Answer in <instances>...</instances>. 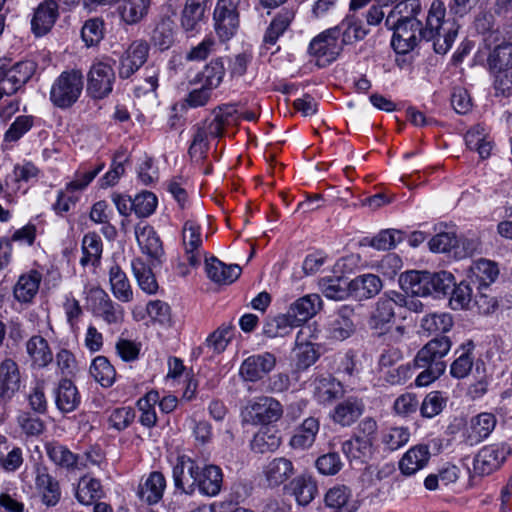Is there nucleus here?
<instances>
[{"mask_svg":"<svg viewBox=\"0 0 512 512\" xmlns=\"http://www.w3.org/2000/svg\"><path fill=\"white\" fill-rule=\"evenodd\" d=\"M364 403L356 397H348L338 403L331 413L333 422L349 427L357 421L364 412Z\"/></svg>","mask_w":512,"mask_h":512,"instance_id":"bb28decb","label":"nucleus"},{"mask_svg":"<svg viewBox=\"0 0 512 512\" xmlns=\"http://www.w3.org/2000/svg\"><path fill=\"white\" fill-rule=\"evenodd\" d=\"M22 374L19 364L6 357L0 362V407L5 408L19 392Z\"/></svg>","mask_w":512,"mask_h":512,"instance_id":"f8f14e48","label":"nucleus"},{"mask_svg":"<svg viewBox=\"0 0 512 512\" xmlns=\"http://www.w3.org/2000/svg\"><path fill=\"white\" fill-rule=\"evenodd\" d=\"M447 398L441 391L428 393L421 405L420 412L423 417L432 418L442 412L446 406Z\"/></svg>","mask_w":512,"mask_h":512,"instance_id":"69168bd1","label":"nucleus"},{"mask_svg":"<svg viewBox=\"0 0 512 512\" xmlns=\"http://www.w3.org/2000/svg\"><path fill=\"white\" fill-rule=\"evenodd\" d=\"M25 349L33 369H44L53 362L52 348L47 339L41 335L31 336L25 343Z\"/></svg>","mask_w":512,"mask_h":512,"instance_id":"aec40b11","label":"nucleus"},{"mask_svg":"<svg viewBox=\"0 0 512 512\" xmlns=\"http://www.w3.org/2000/svg\"><path fill=\"white\" fill-rule=\"evenodd\" d=\"M453 317L449 313H431L421 320V327L429 333H446L453 327Z\"/></svg>","mask_w":512,"mask_h":512,"instance_id":"052dcab7","label":"nucleus"},{"mask_svg":"<svg viewBox=\"0 0 512 512\" xmlns=\"http://www.w3.org/2000/svg\"><path fill=\"white\" fill-rule=\"evenodd\" d=\"M342 32V42L344 44H353L357 41L364 39L367 30L363 27L361 21L354 17H346L339 26Z\"/></svg>","mask_w":512,"mask_h":512,"instance_id":"0e129e2a","label":"nucleus"},{"mask_svg":"<svg viewBox=\"0 0 512 512\" xmlns=\"http://www.w3.org/2000/svg\"><path fill=\"white\" fill-rule=\"evenodd\" d=\"M159 401V392L151 390L137 401V407L141 412L139 421L148 428L154 427L157 423L155 405Z\"/></svg>","mask_w":512,"mask_h":512,"instance_id":"3c124183","label":"nucleus"},{"mask_svg":"<svg viewBox=\"0 0 512 512\" xmlns=\"http://www.w3.org/2000/svg\"><path fill=\"white\" fill-rule=\"evenodd\" d=\"M37 64L32 60H23L13 65L0 64V87L3 91L18 92L32 78Z\"/></svg>","mask_w":512,"mask_h":512,"instance_id":"9d476101","label":"nucleus"},{"mask_svg":"<svg viewBox=\"0 0 512 512\" xmlns=\"http://www.w3.org/2000/svg\"><path fill=\"white\" fill-rule=\"evenodd\" d=\"M354 314L353 307L341 306L328 324L329 337L338 341L349 338L356 329L353 321Z\"/></svg>","mask_w":512,"mask_h":512,"instance_id":"4be33fe9","label":"nucleus"},{"mask_svg":"<svg viewBox=\"0 0 512 512\" xmlns=\"http://www.w3.org/2000/svg\"><path fill=\"white\" fill-rule=\"evenodd\" d=\"M42 281V274L37 270H30L19 276L13 287V297L21 304H31L38 294Z\"/></svg>","mask_w":512,"mask_h":512,"instance_id":"5701e85b","label":"nucleus"},{"mask_svg":"<svg viewBox=\"0 0 512 512\" xmlns=\"http://www.w3.org/2000/svg\"><path fill=\"white\" fill-rule=\"evenodd\" d=\"M127 161L128 157L124 151L118 150L115 152L109 171L100 179V186L107 188L116 185L125 174V163Z\"/></svg>","mask_w":512,"mask_h":512,"instance_id":"bf43d9fd","label":"nucleus"},{"mask_svg":"<svg viewBox=\"0 0 512 512\" xmlns=\"http://www.w3.org/2000/svg\"><path fill=\"white\" fill-rule=\"evenodd\" d=\"M35 118L32 115H20L15 118L10 127L4 133L5 143L19 141L34 126Z\"/></svg>","mask_w":512,"mask_h":512,"instance_id":"e2e57ef3","label":"nucleus"},{"mask_svg":"<svg viewBox=\"0 0 512 512\" xmlns=\"http://www.w3.org/2000/svg\"><path fill=\"white\" fill-rule=\"evenodd\" d=\"M233 337V327L231 325H222L206 339V346L214 353L223 352Z\"/></svg>","mask_w":512,"mask_h":512,"instance_id":"338daca9","label":"nucleus"},{"mask_svg":"<svg viewBox=\"0 0 512 512\" xmlns=\"http://www.w3.org/2000/svg\"><path fill=\"white\" fill-rule=\"evenodd\" d=\"M319 429L320 423L317 418H306L291 437L290 446L299 450L311 447L315 442Z\"/></svg>","mask_w":512,"mask_h":512,"instance_id":"a19ab883","label":"nucleus"},{"mask_svg":"<svg viewBox=\"0 0 512 512\" xmlns=\"http://www.w3.org/2000/svg\"><path fill=\"white\" fill-rule=\"evenodd\" d=\"M277 364L276 356L271 352L253 354L241 363L240 377L247 382H258L268 375Z\"/></svg>","mask_w":512,"mask_h":512,"instance_id":"2eb2a0df","label":"nucleus"},{"mask_svg":"<svg viewBox=\"0 0 512 512\" xmlns=\"http://www.w3.org/2000/svg\"><path fill=\"white\" fill-rule=\"evenodd\" d=\"M58 18V4L56 0H45L35 10L31 21L33 32L38 35L46 34Z\"/></svg>","mask_w":512,"mask_h":512,"instance_id":"c756f323","label":"nucleus"},{"mask_svg":"<svg viewBox=\"0 0 512 512\" xmlns=\"http://www.w3.org/2000/svg\"><path fill=\"white\" fill-rule=\"evenodd\" d=\"M88 309L94 316L101 318L108 325H120L124 321V308L114 302L108 293L99 286L88 289L86 293Z\"/></svg>","mask_w":512,"mask_h":512,"instance_id":"423d86ee","label":"nucleus"},{"mask_svg":"<svg viewBox=\"0 0 512 512\" xmlns=\"http://www.w3.org/2000/svg\"><path fill=\"white\" fill-rule=\"evenodd\" d=\"M225 76V67L221 59L208 63L195 77L194 82L213 91L220 86Z\"/></svg>","mask_w":512,"mask_h":512,"instance_id":"de8ad7c7","label":"nucleus"},{"mask_svg":"<svg viewBox=\"0 0 512 512\" xmlns=\"http://www.w3.org/2000/svg\"><path fill=\"white\" fill-rule=\"evenodd\" d=\"M421 11L419 0H403L395 5L385 20L386 26H390L396 20L417 19L416 16Z\"/></svg>","mask_w":512,"mask_h":512,"instance_id":"13d9d810","label":"nucleus"},{"mask_svg":"<svg viewBox=\"0 0 512 512\" xmlns=\"http://www.w3.org/2000/svg\"><path fill=\"white\" fill-rule=\"evenodd\" d=\"M452 346L449 337L441 336L431 339L416 354L414 364L416 367L437 366L446 370L444 357L448 354Z\"/></svg>","mask_w":512,"mask_h":512,"instance_id":"4468645a","label":"nucleus"},{"mask_svg":"<svg viewBox=\"0 0 512 512\" xmlns=\"http://www.w3.org/2000/svg\"><path fill=\"white\" fill-rule=\"evenodd\" d=\"M430 272L408 271L400 276L401 288L415 296H427L431 294Z\"/></svg>","mask_w":512,"mask_h":512,"instance_id":"c9c22d12","label":"nucleus"},{"mask_svg":"<svg viewBox=\"0 0 512 512\" xmlns=\"http://www.w3.org/2000/svg\"><path fill=\"white\" fill-rule=\"evenodd\" d=\"M313 394L319 403L329 404L344 394V388L332 375H320L313 380Z\"/></svg>","mask_w":512,"mask_h":512,"instance_id":"cd10ccee","label":"nucleus"},{"mask_svg":"<svg viewBox=\"0 0 512 512\" xmlns=\"http://www.w3.org/2000/svg\"><path fill=\"white\" fill-rule=\"evenodd\" d=\"M132 269L138 281L139 287L147 294H154L158 290V284L151 269L140 259L132 261Z\"/></svg>","mask_w":512,"mask_h":512,"instance_id":"680f3d73","label":"nucleus"},{"mask_svg":"<svg viewBox=\"0 0 512 512\" xmlns=\"http://www.w3.org/2000/svg\"><path fill=\"white\" fill-rule=\"evenodd\" d=\"M296 468L292 460L286 457H274L262 469V477L266 487L278 488L293 478Z\"/></svg>","mask_w":512,"mask_h":512,"instance_id":"dca6fc26","label":"nucleus"},{"mask_svg":"<svg viewBox=\"0 0 512 512\" xmlns=\"http://www.w3.org/2000/svg\"><path fill=\"white\" fill-rule=\"evenodd\" d=\"M406 305V296L396 291L384 293L375 303L369 317V326L379 334L385 333L394 322L397 310Z\"/></svg>","mask_w":512,"mask_h":512,"instance_id":"39448f33","label":"nucleus"},{"mask_svg":"<svg viewBox=\"0 0 512 512\" xmlns=\"http://www.w3.org/2000/svg\"><path fill=\"white\" fill-rule=\"evenodd\" d=\"M104 496L100 480L88 475L82 476L75 488V497L83 505H91Z\"/></svg>","mask_w":512,"mask_h":512,"instance_id":"37998d69","label":"nucleus"},{"mask_svg":"<svg viewBox=\"0 0 512 512\" xmlns=\"http://www.w3.org/2000/svg\"><path fill=\"white\" fill-rule=\"evenodd\" d=\"M402 359V352L397 347L385 348L379 356L378 368L387 383L394 385L402 382L403 367H394Z\"/></svg>","mask_w":512,"mask_h":512,"instance_id":"b1692460","label":"nucleus"},{"mask_svg":"<svg viewBox=\"0 0 512 512\" xmlns=\"http://www.w3.org/2000/svg\"><path fill=\"white\" fill-rule=\"evenodd\" d=\"M511 452L506 443L484 446L475 456L474 471L479 475H490L502 466Z\"/></svg>","mask_w":512,"mask_h":512,"instance_id":"ddd939ff","label":"nucleus"},{"mask_svg":"<svg viewBox=\"0 0 512 512\" xmlns=\"http://www.w3.org/2000/svg\"><path fill=\"white\" fill-rule=\"evenodd\" d=\"M281 444V438L277 431L265 427L260 429L251 441V448L257 453H266L275 451Z\"/></svg>","mask_w":512,"mask_h":512,"instance_id":"6e6d98bb","label":"nucleus"},{"mask_svg":"<svg viewBox=\"0 0 512 512\" xmlns=\"http://www.w3.org/2000/svg\"><path fill=\"white\" fill-rule=\"evenodd\" d=\"M35 490L40 497L41 503L46 507L56 506L62 496L59 481L49 473L45 466L35 468Z\"/></svg>","mask_w":512,"mask_h":512,"instance_id":"f3484780","label":"nucleus"},{"mask_svg":"<svg viewBox=\"0 0 512 512\" xmlns=\"http://www.w3.org/2000/svg\"><path fill=\"white\" fill-rule=\"evenodd\" d=\"M202 242L201 226L194 220H187L182 229V244L186 259L192 267L200 264Z\"/></svg>","mask_w":512,"mask_h":512,"instance_id":"6ab92c4d","label":"nucleus"},{"mask_svg":"<svg viewBox=\"0 0 512 512\" xmlns=\"http://www.w3.org/2000/svg\"><path fill=\"white\" fill-rule=\"evenodd\" d=\"M295 15L296 12L294 9L282 8L273 17L263 37V44L267 49L274 46L278 39L288 30L295 19Z\"/></svg>","mask_w":512,"mask_h":512,"instance_id":"a878e982","label":"nucleus"},{"mask_svg":"<svg viewBox=\"0 0 512 512\" xmlns=\"http://www.w3.org/2000/svg\"><path fill=\"white\" fill-rule=\"evenodd\" d=\"M83 74L79 69L63 71L53 82L50 100L59 108H70L79 99L83 90Z\"/></svg>","mask_w":512,"mask_h":512,"instance_id":"7ed1b4c3","label":"nucleus"},{"mask_svg":"<svg viewBox=\"0 0 512 512\" xmlns=\"http://www.w3.org/2000/svg\"><path fill=\"white\" fill-rule=\"evenodd\" d=\"M81 250V266H99L103 253V242L101 237L96 232H89L84 235L82 239Z\"/></svg>","mask_w":512,"mask_h":512,"instance_id":"79ce46f5","label":"nucleus"},{"mask_svg":"<svg viewBox=\"0 0 512 512\" xmlns=\"http://www.w3.org/2000/svg\"><path fill=\"white\" fill-rule=\"evenodd\" d=\"M89 371L94 380L103 387L112 386L116 378V370L105 356L94 358Z\"/></svg>","mask_w":512,"mask_h":512,"instance_id":"603ef678","label":"nucleus"},{"mask_svg":"<svg viewBox=\"0 0 512 512\" xmlns=\"http://www.w3.org/2000/svg\"><path fill=\"white\" fill-rule=\"evenodd\" d=\"M499 268L496 262L488 259L474 261L468 270V278L477 288L488 287L496 281Z\"/></svg>","mask_w":512,"mask_h":512,"instance_id":"7c9ffc66","label":"nucleus"},{"mask_svg":"<svg viewBox=\"0 0 512 512\" xmlns=\"http://www.w3.org/2000/svg\"><path fill=\"white\" fill-rule=\"evenodd\" d=\"M173 479L177 489L192 495L196 489L206 496L219 494L223 483V473L219 466L209 464L199 467L187 455H179L173 467Z\"/></svg>","mask_w":512,"mask_h":512,"instance_id":"f03ea898","label":"nucleus"},{"mask_svg":"<svg viewBox=\"0 0 512 512\" xmlns=\"http://www.w3.org/2000/svg\"><path fill=\"white\" fill-rule=\"evenodd\" d=\"M240 0H218L213 12L214 30L222 42L233 38L240 27Z\"/></svg>","mask_w":512,"mask_h":512,"instance_id":"0eeeda50","label":"nucleus"},{"mask_svg":"<svg viewBox=\"0 0 512 512\" xmlns=\"http://www.w3.org/2000/svg\"><path fill=\"white\" fill-rule=\"evenodd\" d=\"M209 0H186L181 14V25L185 31H194L205 17Z\"/></svg>","mask_w":512,"mask_h":512,"instance_id":"a18cd8bd","label":"nucleus"},{"mask_svg":"<svg viewBox=\"0 0 512 512\" xmlns=\"http://www.w3.org/2000/svg\"><path fill=\"white\" fill-rule=\"evenodd\" d=\"M151 0H125L120 7L122 20L130 25L139 23L148 14Z\"/></svg>","mask_w":512,"mask_h":512,"instance_id":"864d4df0","label":"nucleus"},{"mask_svg":"<svg viewBox=\"0 0 512 512\" xmlns=\"http://www.w3.org/2000/svg\"><path fill=\"white\" fill-rule=\"evenodd\" d=\"M109 284L113 296L122 303H129L133 300V289L126 273L118 264L109 268Z\"/></svg>","mask_w":512,"mask_h":512,"instance_id":"58836bf2","label":"nucleus"},{"mask_svg":"<svg viewBox=\"0 0 512 512\" xmlns=\"http://www.w3.org/2000/svg\"><path fill=\"white\" fill-rule=\"evenodd\" d=\"M466 145L469 149L479 153L482 159L487 158L492 150V141L489 139L487 129L477 124L469 129L465 135Z\"/></svg>","mask_w":512,"mask_h":512,"instance_id":"49530a36","label":"nucleus"},{"mask_svg":"<svg viewBox=\"0 0 512 512\" xmlns=\"http://www.w3.org/2000/svg\"><path fill=\"white\" fill-rule=\"evenodd\" d=\"M157 203L158 200L154 193L143 191L133 199L134 213L140 218L149 217L155 212Z\"/></svg>","mask_w":512,"mask_h":512,"instance_id":"774afa93","label":"nucleus"},{"mask_svg":"<svg viewBox=\"0 0 512 512\" xmlns=\"http://www.w3.org/2000/svg\"><path fill=\"white\" fill-rule=\"evenodd\" d=\"M378 425L372 417H366L358 424L353 437L342 444V451L349 458L367 460L373 454Z\"/></svg>","mask_w":512,"mask_h":512,"instance_id":"20e7f679","label":"nucleus"},{"mask_svg":"<svg viewBox=\"0 0 512 512\" xmlns=\"http://www.w3.org/2000/svg\"><path fill=\"white\" fill-rule=\"evenodd\" d=\"M497 424L496 416L483 412L474 416L470 421L467 439L470 444H478L489 437Z\"/></svg>","mask_w":512,"mask_h":512,"instance_id":"ea45409f","label":"nucleus"},{"mask_svg":"<svg viewBox=\"0 0 512 512\" xmlns=\"http://www.w3.org/2000/svg\"><path fill=\"white\" fill-rule=\"evenodd\" d=\"M351 489L344 484L331 487L324 496L325 507L330 512H355V506L351 501Z\"/></svg>","mask_w":512,"mask_h":512,"instance_id":"72a5a7b5","label":"nucleus"},{"mask_svg":"<svg viewBox=\"0 0 512 512\" xmlns=\"http://www.w3.org/2000/svg\"><path fill=\"white\" fill-rule=\"evenodd\" d=\"M430 459V451L427 445L411 447L401 458L399 468L404 475L410 476L423 469Z\"/></svg>","mask_w":512,"mask_h":512,"instance_id":"e433bc0d","label":"nucleus"},{"mask_svg":"<svg viewBox=\"0 0 512 512\" xmlns=\"http://www.w3.org/2000/svg\"><path fill=\"white\" fill-rule=\"evenodd\" d=\"M54 394L55 404L62 413L73 412L81 402L77 387L67 378L60 380Z\"/></svg>","mask_w":512,"mask_h":512,"instance_id":"2f4dec72","label":"nucleus"},{"mask_svg":"<svg viewBox=\"0 0 512 512\" xmlns=\"http://www.w3.org/2000/svg\"><path fill=\"white\" fill-rule=\"evenodd\" d=\"M48 458L57 466L67 471L77 470V454L58 442H49L45 445Z\"/></svg>","mask_w":512,"mask_h":512,"instance_id":"c03bdc74","label":"nucleus"},{"mask_svg":"<svg viewBox=\"0 0 512 512\" xmlns=\"http://www.w3.org/2000/svg\"><path fill=\"white\" fill-rule=\"evenodd\" d=\"M283 415V407L275 398L260 396L251 401L245 408L247 421L253 424L268 425L278 421Z\"/></svg>","mask_w":512,"mask_h":512,"instance_id":"9b49d317","label":"nucleus"},{"mask_svg":"<svg viewBox=\"0 0 512 512\" xmlns=\"http://www.w3.org/2000/svg\"><path fill=\"white\" fill-rule=\"evenodd\" d=\"M135 237L141 251L152 259H160L164 254L162 241L153 228L146 222L135 226Z\"/></svg>","mask_w":512,"mask_h":512,"instance_id":"412c9836","label":"nucleus"},{"mask_svg":"<svg viewBox=\"0 0 512 512\" xmlns=\"http://www.w3.org/2000/svg\"><path fill=\"white\" fill-rule=\"evenodd\" d=\"M321 307V297L318 294H308L293 302L287 311L290 317L296 321L297 326H300L315 316Z\"/></svg>","mask_w":512,"mask_h":512,"instance_id":"c85d7f7f","label":"nucleus"},{"mask_svg":"<svg viewBox=\"0 0 512 512\" xmlns=\"http://www.w3.org/2000/svg\"><path fill=\"white\" fill-rule=\"evenodd\" d=\"M296 500L301 505L309 504L316 496L318 488L311 476L300 475L291 482Z\"/></svg>","mask_w":512,"mask_h":512,"instance_id":"5fc2aeb1","label":"nucleus"},{"mask_svg":"<svg viewBox=\"0 0 512 512\" xmlns=\"http://www.w3.org/2000/svg\"><path fill=\"white\" fill-rule=\"evenodd\" d=\"M487 64L491 72L512 69V43L503 41L496 45L488 55Z\"/></svg>","mask_w":512,"mask_h":512,"instance_id":"09e8293b","label":"nucleus"},{"mask_svg":"<svg viewBox=\"0 0 512 512\" xmlns=\"http://www.w3.org/2000/svg\"><path fill=\"white\" fill-rule=\"evenodd\" d=\"M205 270L210 280L218 284H230L241 275V267L234 265H226L216 257H211L205 261Z\"/></svg>","mask_w":512,"mask_h":512,"instance_id":"473e14b6","label":"nucleus"},{"mask_svg":"<svg viewBox=\"0 0 512 512\" xmlns=\"http://www.w3.org/2000/svg\"><path fill=\"white\" fill-rule=\"evenodd\" d=\"M339 36V28L334 27L322 32L310 42L309 52L316 58L318 66L324 67L339 56L342 50L338 41Z\"/></svg>","mask_w":512,"mask_h":512,"instance_id":"6e6552de","label":"nucleus"},{"mask_svg":"<svg viewBox=\"0 0 512 512\" xmlns=\"http://www.w3.org/2000/svg\"><path fill=\"white\" fill-rule=\"evenodd\" d=\"M166 489V479L159 471L151 472L142 480L137 489L138 498L148 505L157 504Z\"/></svg>","mask_w":512,"mask_h":512,"instance_id":"393cba45","label":"nucleus"},{"mask_svg":"<svg viewBox=\"0 0 512 512\" xmlns=\"http://www.w3.org/2000/svg\"><path fill=\"white\" fill-rule=\"evenodd\" d=\"M298 327L289 312L268 318L263 326V333L269 338L285 337L293 328Z\"/></svg>","mask_w":512,"mask_h":512,"instance_id":"8fccbe9b","label":"nucleus"},{"mask_svg":"<svg viewBox=\"0 0 512 512\" xmlns=\"http://www.w3.org/2000/svg\"><path fill=\"white\" fill-rule=\"evenodd\" d=\"M349 292L357 299H369L382 289V281L375 274L359 275L348 284Z\"/></svg>","mask_w":512,"mask_h":512,"instance_id":"4c0bfd02","label":"nucleus"},{"mask_svg":"<svg viewBox=\"0 0 512 512\" xmlns=\"http://www.w3.org/2000/svg\"><path fill=\"white\" fill-rule=\"evenodd\" d=\"M446 7L441 0H434L430 6L426 25L423 28L418 19L396 20L388 28L394 30L392 46L399 54L413 50L418 41H433L434 50L445 54L452 46L458 26L453 19H445Z\"/></svg>","mask_w":512,"mask_h":512,"instance_id":"f257e3e1","label":"nucleus"},{"mask_svg":"<svg viewBox=\"0 0 512 512\" xmlns=\"http://www.w3.org/2000/svg\"><path fill=\"white\" fill-rule=\"evenodd\" d=\"M114 81L115 72L110 63L94 62L87 75V93L93 99H104L112 92Z\"/></svg>","mask_w":512,"mask_h":512,"instance_id":"1a4fd4ad","label":"nucleus"},{"mask_svg":"<svg viewBox=\"0 0 512 512\" xmlns=\"http://www.w3.org/2000/svg\"><path fill=\"white\" fill-rule=\"evenodd\" d=\"M149 45L145 40L133 41L120 59L119 76L122 79L131 77L147 60Z\"/></svg>","mask_w":512,"mask_h":512,"instance_id":"a211bd4d","label":"nucleus"},{"mask_svg":"<svg viewBox=\"0 0 512 512\" xmlns=\"http://www.w3.org/2000/svg\"><path fill=\"white\" fill-rule=\"evenodd\" d=\"M175 17L176 13L174 11L162 15L153 30L151 40L161 50L170 48L175 41Z\"/></svg>","mask_w":512,"mask_h":512,"instance_id":"f704fd0d","label":"nucleus"},{"mask_svg":"<svg viewBox=\"0 0 512 512\" xmlns=\"http://www.w3.org/2000/svg\"><path fill=\"white\" fill-rule=\"evenodd\" d=\"M410 432L405 427H391L382 431L381 444L385 451H396L408 443Z\"/></svg>","mask_w":512,"mask_h":512,"instance_id":"4d7b16f0","label":"nucleus"}]
</instances>
